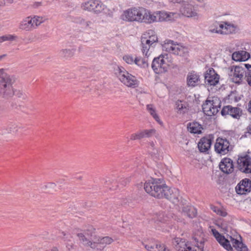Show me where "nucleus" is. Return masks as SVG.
<instances>
[{
	"instance_id": "obj_1",
	"label": "nucleus",
	"mask_w": 251,
	"mask_h": 251,
	"mask_svg": "<svg viewBox=\"0 0 251 251\" xmlns=\"http://www.w3.org/2000/svg\"><path fill=\"white\" fill-rule=\"evenodd\" d=\"M151 11L143 7H134L124 11L121 19L126 22H137L149 24L152 17Z\"/></svg>"
},
{
	"instance_id": "obj_2",
	"label": "nucleus",
	"mask_w": 251,
	"mask_h": 251,
	"mask_svg": "<svg viewBox=\"0 0 251 251\" xmlns=\"http://www.w3.org/2000/svg\"><path fill=\"white\" fill-rule=\"evenodd\" d=\"M192 240V241H187L182 238H175L172 243L176 251H204L203 239L200 240L193 237Z\"/></svg>"
},
{
	"instance_id": "obj_3",
	"label": "nucleus",
	"mask_w": 251,
	"mask_h": 251,
	"mask_svg": "<svg viewBox=\"0 0 251 251\" xmlns=\"http://www.w3.org/2000/svg\"><path fill=\"white\" fill-rule=\"evenodd\" d=\"M14 76L8 74L4 69H0V95L4 98H9L15 94L13 84Z\"/></svg>"
},
{
	"instance_id": "obj_4",
	"label": "nucleus",
	"mask_w": 251,
	"mask_h": 251,
	"mask_svg": "<svg viewBox=\"0 0 251 251\" xmlns=\"http://www.w3.org/2000/svg\"><path fill=\"white\" fill-rule=\"evenodd\" d=\"M211 231L218 243L227 251H233V249L230 244L231 242L233 247L238 251H248L247 247L245 245L238 240L234 239L232 236H229L230 240H229L214 228H212Z\"/></svg>"
},
{
	"instance_id": "obj_5",
	"label": "nucleus",
	"mask_w": 251,
	"mask_h": 251,
	"mask_svg": "<svg viewBox=\"0 0 251 251\" xmlns=\"http://www.w3.org/2000/svg\"><path fill=\"white\" fill-rule=\"evenodd\" d=\"M115 74L119 80L125 85L133 88L138 86V81L136 78L123 67H118L115 69Z\"/></svg>"
},
{
	"instance_id": "obj_6",
	"label": "nucleus",
	"mask_w": 251,
	"mask_h": 251,
	"mask_svg": "<svg viewBox=\"0 0 251 251\" xmlns=\"http://www.w3.org/2000/svg\"><path fill=\"white\" fill-rule=\"evenodd\" d=\"M221 101L217 97H212L207 99L202 105V111L207 116L216 115L220 110Z\"/></svg>"
},
{
	"instance_id": "obj_7",
	"label": "nucleus",
	"mask_w": 251,
	"mask_h": 251,
	"mask_svg": "<svg viewBox=\"0 0 251 251\" xmlns=\"http://www.w3.org/2000/svg\"><path fill=\"white\" fill-rule=\"evenodd\" d=\"M83 10L92 12L96 14H100L106 9V6L98 0H89L81 4Z\"/></svg>"
},
{
	"instance_id": "obj_8",
	"label": "nucleus",
	"mask_w": 251,
	"mask_h": 251,
	"mask_svg": "<svg viewBox=\"0 0 251 251\" xmlns=\"http://www.w3.org/2000/svg\"><path fill=\"white\" fill-rule=\"evenodd\" d=\"M243 66H232L228 74L231 80L236 84H241L245 79L246 70Z\"/></svg>"
},
{
	"instance_id": "obj_9",
	"label": "nucleus",
	"mask_w": 251,
	"mask_h": 251,
	"mask_svg": "<svg viewBox=\"0 0 251 251\" xmlns=\"http://www.w3.org/2000/svg\"><path fill=\"white\" fill-rule=\"evenodd\" d=\"M165 56L160 55L155 57L151 64V68L155 73L159 74L165 73L167 71L168 65L164 59Z\"/></svg>"
},
{
	"instance_id": "obj_10",
	"label": "nucleus",
	"mask_w": 251,
	"mask_h": 251,
	"mask_svg": "<svg viewBox=\"0 0 251 251\" xmlns=\"http://www.w3.org/2000/svg\"><path fill=\"white\" fill-rule=\"evenodd\" d=\"M237 168L241 172L245 174L251 173V157L245 154L238 156L237 160Z\"/></svg>"
},
{
	"instance_id": "obj_11",
	"label": "nucleus",
	"mask_w": 251,
	"mask_h": 251,
	"mask_svg": "<svg viewBox=\"0 0 251 251\" xmlns=\"http://www.w3.org/2000/svg\"><path fill=\"white\" fill-rule=\"evenodd\" d=\"M180 12L183 16L195 20H198L200 16L197 8L189 3L183 4L180 8Z\"/></svg>"
},
{
	"instance_id": "obj_12",
	"label": "nucleus",
	"mask_w": 251,
	"mask_h": 251,
	"mask_svg": "<svg viewBox=\"0 0 251 251\" xmlns=\"http://www.w3.org/2000/svg\"><path fill=\"white\" fill-rule=\"evenodd\" d=\"M215 151L222 155L226 154L231 150L229 141L226 138H218L215 144Z\"/></svg>"
},
{
	"instance_id": "obj_13",
	"label": "nucleus",
	"mask_w": 251,
	"mask_h": 251,
	"mask_svg": "<svg viewBox=\"0 0 251 251\" xmlns=\"http://www.w3.org/2000/svg\"><path fill=\"white\" fill-rule=\"evenodd\" d=\"M221 113L222 116L230 115L233 118L239 119L242 115V110L228 105L224 106Z\"/></svg>"
},
{
	"instance_id": "obj_14",
	"label": "nucleus",
	"mask_w": 251,
	"mask_h": 251,
	"mask_svg": "<svg viewBox=\"0 0 251 251\" xmlns=\"http://www.w3.org/2000/svg\"><path fill=\"white\" fill-rule=\"evenodd\" d=\"M204 77L205 83L211 86H215L219 81V75L213 68L206 71Z\"/></svg>"
},
{
	"instance_id": "obj_15",
	"label": "nucleus",
	"mask_w": 251,
	"mask_h": 251,
	"mask_svg": "<svg viewBox=\"0 0 251 251\" xmlns=\"http://www.w3.org/2000/svg\"><path fill=\"white\" fill-rule=\"evenodd\" d=\"M238 194L244 195L251 190V181L248 178H245L241 180L235 188Z\"/></svg>"
},
{
	"instance_id": "obj_16",
	"label": "nucleus",
	"mask_w": 251,
	"mask_h": 251,
	"mask_svg": "<svg viewBox=\"0 0 251 251\" xmlns=\"http://www.w3.org/2000/svg\"><path fill=\"white\" fill-rule=\"evenodd\" d=\"M19 28L25 31H31L35 28L32 23V16H28L24 18L19 23Z\"/></svg>"
},
{
	"instance_id": "obj_17",
	"label": "nucleus",
	"mask_w": 251,
	"mask_h": 251,
	"mask_svg": "<svg viewBox=\"0 0 251 251\" xmlns=\"http://www.w3.org/2000/svg\"><path fill=\"white\" fill-rule=\"evenodd\" d=\"M155 133L154 129H146L139 131L130 136V140H140L144 138H149Z\"/></svg>"
},
{
	"instance_id": "obj_18",
	"label": "nucleus",
	"mask_w": 251,
	"mask_h": 251,
	"mask_svg": "<svg viewBox=\"0 0 251 251\" xmlns=\"http://www.w3.org/2000/svg\"><path fill=\"white\" fill-rule=\"evenodd\" d=\"M221 170L226 174L231 173L234 170V165L232 160L228 158L223 159L219 164Z\"/></svg>"
},
{
	"instance_id": "obj_19",
	"label": "nucleus",
	"mask_w": 251,
	"mask_h": 251,
	"mask_svg": "<svg viewBox=\"0 0 251 251\" xmlns=\"http://www.w3.org/2000/svg\"><path fill=\"white\" fill-rule=\"evenodd\" d=\"M200 81V76L196 72H189L187 76V84L189 87H194L198 85Z\"/></svg>"
},
{
	"instance_id": "obj_20",
	"label": "nucleus",
	"mask_w": 251,
	"mask_h": 251,
	"mask_svg": "<svg viewBox=\"0 0 251 251\" xmlns=\"http://www.w3.org/2000/svg\"><path fill=\"white\" fill-rule=\"evenodd\" d=\"M150 17H152L151 20H149V24H151L157 21L162 22L167 21V12L165 11H155L152 12L151 11Z\"/></svg>"
},
{
	"instance_id": "obj_21",
	"label": "nucleus",
	"mask_w": 251,
	"mask_h": 251,
	"mask_svg": "<svg viewBox=\"0 0 251 251\" xmlns=\"http://www.w3.org/2000/svg\"><path fill=\"white\" fill-rule=\"evenodd\" d=\"M211 139L208 137H203L198 143V147L199 151L201 152H206L210 148L211 146Z\"/></svg>"
},
{
	"instance_id": "obj_22",
	"label": "nucleus",
	"mask_w": 251,
	"mask_h": 251,
	"mask_svg": "<svg viewBox=\"0 0 251 251\" xmlns=\"http://www.w3.org/2000/svg\"><path fill=\"white\" fill-rule=\"evenodd\" d=\"M158 183V180L157 179L149 181L145 183L144 189L147 193L153 196V195H156L155 190Z\"/></svg>"
},
{
	"instance_id": "obj_23",
	"label": "nucleus",
	"mask_w": 251,
	"mask_h": 251,
	"mask_svg": "<svg viewBox=\"0 0 251 251\" xmlns=\"http://www.w3.org/2000/svg\"><path fill=\"white\" fill-rule=\"evenodd\" d=\"M250 58V54L245 50H239L232 53V58L235 61H245Z\"/></svg>"
},
{
	"instance_id": "obj_24",
	"label": "nucleus",
	"mask_w": 251,
	"mask_h": 251,
	"mask_svg": "<svg viewBox=\"0 0 251 251\" xmlns=\"http://www.w3.org/2000/svg\"><path fill=\"white\" fill-rule=\"evenodd\" d=\"M141 38L145 39L146 43H149L151 45H155L158 42L157 36L153 30H149L142 36Z\"/></svg>"
},
{
	"instance_id": "obj_25",
	"label": "nucleus",
	"mask_w": 251,
	"mask_h": 251,
	"mask_svg": "<svg viewBox=\"0 0 251 251\" xmlns=\"http://www.w3.org/2000/svg\"><path fill=\"white\" fill-rule=\"evenodd\" d=\"M169 187L165 184H162L159 182L157 187L156 188L155 192L156 195H153V197L158 198L162 199L165 198L167 195V193H169Z\"/></svg>"
},
{
	"instance_id": "obj_26",
	"label": "nucleus",
	"mask_w": 251,
	"mask_h": 251,
	"mask_svg": "<svg viewBox=\"0 0 251 251\" xmlns=\"http://www.w3.org/2000/svg\"><path fill=\"white\" fill-rule=\"evenodd\" d=\"M169 193H167L168 196H166L165 198L172 201L174 203H176L178 202L180 196L179 190L176 188L171 189L169 187Z\"/></svg>"
},
{
	"instance_id": "obj_27",
	"label": "nucleus",
	"mask_w": 251,
	"mask_h": 251,
	"mask_svg": "<svg viewBox=\"0 0 251 251\" xmlns=\"http://www.w3.org/2000/svg\"><path fill=\"white\" fill-rule=\"evenodd\" d=\"M80 242L84 246H90L92 248H96V243L91 242L90 240L88 235L86 232H80L77 234Z\"/></svg>"
},
{
	"instance_id": "obj_28",
	"label": "nucleus",
	"mask_w": 251,
	"mask_h": 251,
	"mask_svg": "<svg viewBox=\"0 0 251 251\" xmlns=\"http://www.w3.org/2000/svg\"><path fill=\"white\" fill-rule=\"evenodd\" d=\"M188 130L191 133L201 134L203 129L202 126L197 122H192L187 124Z\"/></svg>"
},
{
	"instance_id": "obj_29",
	"label": "nucleus",
	"mask_w": 251,
	"mask_h": 251,
	"mask_svg": "<svg viewBox=\"0 0 251 251\" xmlns=\"http://www.w3.org/2000/svg\"><path fill=\"white\" fill-rule=\"evenodd\" d=\"M75 22L86 30L93 29L94 23L91 21L85 20L81 17H77L75 19Z\"/></svg>"
},
{
	"instance_id": "obj_30",
	"label": "nucleus",
	"mask_w": 251,
	"mask_h": 251,
	"mask_svg": "<svg viewBox=\"0 0 251 251\" xmlns=\"http://www.w3.org/2000/svg\"><path fill=\"white\" fill-rule=\"evenodd\" d=\"M223 28H222V34H228L235 31L236 27L233 24L226 22H222Z\"/></svg>"
},
{
	"instance_id": "obj_31",
	"label": "nucleus",
	"mask_w": 251,
	"mask_h": 251,
	"mask_svg": "<svg viewBox=\"0 0 251 251\" xmlns=\"http://www.w3.org/2000/svg\"><path fill=\"white\" fill-rule=\"evenodd\" d=\"M155 45H151L149 43H146L145 39H143L141 38V47H142V51L144 55H145L147 57H149L151 53V51H150V49L151 48H154Z\"/></svg>"
},
{
	"instance_id": "obj_32",
	"label": "nucleus",
	"mask_w": 251,
	"mask_h": 251,
	"mask_svg": "<svg viewBox=\"0 0 251 251\" xmlns=\"http://www.w3.org/2000/svg\"><path fill=\"white\" fill-rule=\"evenodd\" d=\"M182 214L190 218H193L197 215L196 209L192 206H186L182 209Z\"/></svg>"
},
{
	"instance_id": "obj_33",
	"label": "nucleus",
	"mask_w": 251,
	"mask_h": 251,
	"mask_svg": "<svg viewBox=\"0 0 251 251\" xmlns=\"http://www.w3.org/2000/svg\"><path fill=\"white\" fill-rule=\"evenodd\" d=\"M223 28L222 22H214L211 25L209 28V31L212 33H217L222 34V28Z\"/></svg>"
},
{
	"instance_id": "obj_34",
	"label": "nucleus",
	"mask_w": 251,
	"mask_h": 251,
	"mask_svg": "<svg viewBox=\"0 0 251 251\" xmlns=\"http://www.w3.org/2000/svg\"><path fill=\"white\" fill-rule=\"evenodd\" d=\"M75 50L74 48L62 49L60 51L59 55L62 58L65 59L70 58L74 55Z\"/></svg>"
},
{
	"instance_id": "obj_35",
	"label": "nucleus",
	"mask_w": 251,
	"mask_h": 251,
	"mask_svg": "<svg viewBox=\"0 0 251 251\" xmlns=\"http://www.w3.org/2000/svg\"><path fill=\"white\" fill-rule=\"evenodd\" d=\"M165 246L158 243L145 245V248L148 251H161Z\"/></svg>"
},
{
	"instance_id": "obj_36",
	"label": "nucleus",
	"mask_w": 251,
	"mask_h": 251,
	"mask_svg": "<svg viewBox=\"0 0 251 251\" xmlns=\"http://www.w3.org/2000/svg\"><path fill=\"white\" fill-rule=\"evenodd\" d=\"M186 51H187V49L186 48L174 43L171 53L182 55Z\"/></svg>"
},
{
	"instance_id": "obj_37",
	"label": "nucleus",
	"mask_w": 251,
	"mask_h": 251,
	"mask_svg": "<svg viewBox=\"0 0 251 251\" xmlns=\"http://www.w3.org/2000/svg\"><path fill=\"white\" fill-rule=\"evenodd\" d=\"M148 57L146 56L144 58L136 57L135 64L141 68H147L149 66Z\"/></svg>"
},
{
	"instance_id": "obj_38",
	"label": "nucleus",
	"mask_w": 251,
	"mask_h": 251,
	"mask_svg": "<svg viewBox=\"0 0 251 251\" xmlns=\"http://www.w3.org/2000/svg\"><path fill=\"white\" fill-rule=\"evenodd\" d=\"M147 109L158 123H159L160 125L162 124V122L160 120L158 115L156 112V110L155 108L152 104H148L147 105Z\"/></svg>"
},
{
	"instance_id": "obj_39",
	"label": "nucleus",
	"mask_w": 251,
	"mask_h": 251,
	"mask_svg": "<svg viewBox=\"0 0 251 251\" xmlns=\"http://www.w3.org/2000/svg\"><path fill=\"white\" fill-rule=\"evenodd\" d=\"M113 242V239L108 236L104 237L102 238H99L96 242V247H98V245L101 244L104 246L107 245H109Z\"/></svg>"
},
{
	"instance_id": "obj_40",
	"label": "nucleus",
	"mask_w": 251,
	"mask_h": 251,
	"mask_svg": "<svg viewBox=\"0 0 251 251\" xmlns=\"http://www.w3.org/2000/svg\"><path fill=\"white\" fill-rule=\"evenodd\" d=\"M243 65L246 69L245 79L248 84L251 86V65L244 64Z\"/></svg>"
},
{
	"instance_id": "obj_41",
	"label": "nucleus",
	"mask_w": 251,
	"mask_h": 251,
	"mask_svg": "<svg viewBox=\"0 0 251 251\" xmlns=\"http://www.w3.org/2000/svg\"><path fill=\"white\" fill-rule=\"evenodd\" d=\"M21 128V126L16 125V124H11L8 126L7 130V133L11 134L13 135H16L19 130V129Z\"/></svg>"
},
{
	"instance_id": "obj_42",
	"label": "nucleus",
	"mask_w": 251,
	"mask_h": 251,
	"mask_svg": "<svg viewBox=\"0 0 251 251\" xmlns=\"http://www.w3.org/2000/svg\"><path fill=\"white\" fill-rule=\"evenodd\" d=\"M32 23H33L35 29L46 20L45 18L38 16H32Z\"/></svg>"
},
{
	"instance_id": "obj_43",
	"label": "nucleus",
	"mask_w": 251,
	"mask_h": 251,
	"mask_svg": "<svg viewBox=\"0 0 251 251\" xmlns=\"http://www.w3.org/2000/svg\"><path fill=\"white\" fill-rule=\"evenodd\" d=\"M210 208L214 212L219 216L226 217L227 215V212L225 209L218 208L215 205H211Z\"/></svg>"
},
{
	"instance_id": "obj_44",
	"label": "nucleus",
	"mask_w": 251,
	"mask_h": 251,
	"mask_svg": "<svg viewBox=\"0 0 251 251\" xmlns=\"http://www.w3.org/2000/svg\"><path fill=\"white\" fill-rule=\"evenodd\" d=\"M174 42L172 40H168L162 46L163 50L171 53Z\"/></svg>"
},
{
	"instance_id": "obj_45",
	"label": "nucleus",
	"mask_w": 251,
	"mask_h": 251,
	"mask_svg": "<svg viewBox=\"0 0 251 251\" xmlns=\"http://www.w3.org/2000/svg\"><path fill=\"white\" fill-rule=\"evenodd\" d=\"M17 38V37L14 35L7 34L0 37V42H3L6 41H14Z\"/></svg>"
},
{
	"instance_id": "obj_46",
	"label": "nucleus",
	"mask_w": 251,
	"mask_h": 251,
	"mask_svg": "<svg viewBox=\"0 0 251 251\" xmlns=\"http://www.w3.org/2000/svg\"><path fill=\"white\" fill-rule=\"evenodd\" d=\"M176 108L180 113H185L187 110V108L182 101H177L176 103Z\"/></svg>"
},
{
	"instance_id": "obj_47",
	"label": "nucleus",
	"mask_w": 251,
	"mask_h": 251,
	"mask_svg": "<svg viewBox=\"0 0 251 251\" xmlns=\"http://www.w3.org/2000/svg\"><path fill=\"white\" fill-rule=\"evenodd\" d=\"M149 151L151 154H156L158 153V150L155 148V144L153 142H150L148 147Z\"/></svg>"
},
{
	"instance_id": "obj_48",
	"label": "nucleus",
	"mask_w": 251,
	"mask_h": 251,
	"mask_svg": "<svg viewBox=\"0 0 251 251\" xmlns=\"http://www.w3.org/2000/svg\"><path fill=\"white\" fill-rule=\"evenodd\" d=\"M123 60L127 64H135V58L131 55H126L123 56Z\"/></svg>"
},
{
	"instance_id": "obj_49",
	"label": "nucleus",
	"mask_w": 251,
	"mask_h": 251,
	"mask_svg": "<svg viewBox=\"0 0 251 251\" xmlns=\"http://www.w3.org/2000/svg\"><path fill=\"white\" fill-rule=\"evenodd\" d=\"M167 21H170L173 20L174 17H176L177 14L174 12H167Z\"/></svg>"
},
{
	"instance_id": "obj_50",
	"label": "nucleus",
	"mask_w": 251,
	"mask_h": 251,
	"mask_svg": "<svg viewBox=\"0 0 251 251\" xmlns=\"http://www.w3.org/2000/svg\"><path fill=\"white\" fill-rule=\"evenodd\" d=\"M168 217H164V214H160L157 217V221L160 222H165L167 221Z\"/></svg>"
},
{
	"instance_id": "obj_51",
	"label": "nucleus",
	"mask_w": 251,
	"mask_h": 251,
	"mask_svg": "<svg viewBox=\"0 0 251 251\" xmlns=\"http://www.w3.org/2000/svg\"><path fill=\"white\" fill-rule=\"evenodd\" d=\"M42 5V3L41 2H35L34 4H33V6L34 7H38L39 6H41Z\"/></svg>"
},
{
	"instance_id": "obj_52",
	"label": "nucleus",
	"mask_w": 251,
	"mask_h": 251,
	"mask_svg": "<svg viewBox=\"0 0 251 251\" xmlns=\"http://www.w3.org/2000/svg\"><path fill=\"white\" fill-rule=\"evenodd\" d=\"M248 111L251 114V99L250 100L248 103Z\"/></svg>"
},
{
	"instance_id": "obj_53",
	"label": "nucleus",
	"mask_w": 251,
	"mask_h": 251,
	"mask_svg": "<svg viewBox=\"0 0 251 251\" xmlns=\"http://www.w3.org/2000/svg\"><path fill=\"white\" fill-rule=\"evenodd\" d=\"M247 130L249 133L251 134V122L249 126L247 127Z\"/></svg>"
},
{
	"instance_id": "obj_54",
	"label": "nucleus",
	"mask_w": 251,
	"mask_h": 251,
	"mask_svg": "<svg viewBox=\"0 0 251 251\" xmlns=\"http://www.w3.org/2000/svg\"><path fill=\"white\" fill-rule=\"evenodd\" d=\"M183 0H170L171 1L174 2V3H175V2L180 3Z\"/></svg>"
},
{
	"instance_id": "obj_55",
	"label": "nucleus",
	"mask_w": 251,
	"mask_h": 251,
	"mask_svg": "<svg viewBox=\"0 0 251 251\" xmlns=\"http://www.w3.org/2000/svg\"><path fill=\"white\" fill-rule=\"evenodd\" d=\"M6 56V54H2L0 55V61L2 60L3 58H4Z\"/></svg>"
},
{
	"instance_id": "obj_56",
	"label": "nucleus",
	"mask_w": 251,
	"mask_h": 251,
	"mask_svg": "<svg viewBox=\"0 0 251 251\" xmlns=\"http://www.w3.org/2000/svg\"><path fill=\"white\" fill-rule=\"evenodd\" d=\"M161 251H170L169 249H168L166 246L164 247V248L162 249Z\"/></svg>"
},
{
	"instance_id": "obj_57",
	"label": "nucleus",
	"mask_w": 251,
	"mask_h": 251,
	"mask_svg": "<svg viewBox=\"0 0 251 251\" xmlns=\"http://www.w3.org/2000/svg\"><path fill=\"white\" fill-rule=\"evenodd\" d=\"M51 251H59L58 249L56 247H53Z\"/></svg>"
},
{
	"instance_id": "obj_58",
	"label": "nucleus",
	"mask_w": 251,
	"mask_h": 251,
	"mask_svg": "<svg viewBox=\"0 0 251 251\" xmlns=\"http://www.w3.org/2000/svg\"><path fill=\"white\" fill-rule=\"evenodd\" d=\"M9 3H12L14 0H6Z\"/></svg>"
},
{
	"instance_id": "obj_59",
	"label": "nucleus",
	"mask_w": 251,
	"mask_h": 251,
	"mask_svg": "<svg viewBox=\"0 0 251 251\" xmlns=\"http://www.w3.org/2000/svg\"><path fill=\"white\" fill-rule=\"evenodd\" d=\"M197 1H199V2H202L204 0H197Z\"/></svg>"
},
{
	"instance_id": "obj_60",
	"label": "nucleus",
	"mask_w": 251,
	"mask_h": 251,
	"mask_svg": "<svg viewBox=\"0 0 251 251\" xmlns=\"http://www.w3.org/2000/svg\"><path fill=\"white\" fill-rule=\"evenodd\" d=\"M51 185H52V186H55V184L54 183H51Z\"/></svg>"
},
{
	"instance_id": "obj_61",
	"label": "nucleus",
	"mask_w": 251,
	"mask_h": 251,
	"mask_svg": "<svg viewBox=\"0 0 251 251\" xmlns=\"http://www.w3.org/2000/svg\"><path fill=\"white\" fill-rule=\"evenodd\" d=\"M126 183L125 182V183H122V184L124 185H125V184H126Z\"/></svg>"
},
{
	"instance_id": "obj_62",
	"label": "nucleus",
	"mask_w": 251,
	"mask_h": 251,
	"mask_svg": "<svg viewBox=\"0 0 251 251\" xmlns=\"http://www.w3.org/2000/svg\"><path fill=\"white\" fill-rule=\"evenodd\" d=\"M72 245L69 246V247H71V248H72Z\"/></svg>"
},
{
	"instance_id": "obj_63",
	"label": "nucleus",
	"mask_w": 251,
	"mask_h": 251,
	"mask_svg": "<svg viewBox=\"0 0 251 251\" xmlns=\"http://www.w3.org/2000/svg\"><path fill=\"white\" fill-rule=\"evenodd\" d=\"M72 245L69 246V247H71V248H72Z\"/></svg>"
},
{
	"instance_id": "obj_64",
	"label": "nucleus",
	"mask_w": 251,
	"mask_h": 251,
	"mask_svg": "<svg viewBox=\"0 0 251 251\" xmlns=\"http://www.w3.org/2000/svg\"><path fill=\"white\" fill-rule=\"evenodd\" d=\"M67 247L69 249V250H70V248H69L67 246Z\"/></svg>"
}]
</instances>
